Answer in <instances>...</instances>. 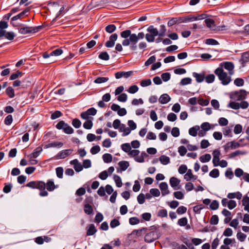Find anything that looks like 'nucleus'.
Returning <instances> with one entry per match:
<instances>
[{"label": "nucleus", "instance_id": "7ed1b4c3", "mask_svg": "<svg viewBox=\"0 0 249 249\" xmlns=\"http://www.w3.org/2000/svg\"><path fill=\"white\" fill-rule=\"evenodd\" d=\"M148 33L145 35L146 40L149 42H154L155 38L158 35V31L153 26H150L147 29Z\"/></svg>", "mask_w": 249, "mask_h": 249}, {"label": "nucleus", "instance_id": "864d4df0", "mask_svg": "<svg viewBox=\"0 0 249 249\" xmlns=\"http://www.w3.org/2000/svg\"><path fill=\"white\" fill-rule=\"evenodd\" d=\"M131 34V32L129 30H124L121 33V36L123 38H127L129 37Z\"/></svg>", "mask_w": 249, "mask_h": 249}, {"label": "nucleus", "instance_id": "2eb2a0df", "mask_svg": "<svg viewBox=\"0 0 249 249\" xmlns=\"http://www.w3.org/2000/svg\"><path fill=\"white\" fill-rule=\"evenodd\" d=\"M72 152V150L70 149L62 150L57 155V158L58 159H63L70 155Z\"/></svg>", "mask_w": 249, "mask_h": 249}, {"label": "nucleus", "instance_id": "13d9d810", "mask_svg": "<svg viewBox=\"0 0 249 249\" xmlns=\"http://www.w3.org/2000/svg\"><path fill=\"white\" fill-rule=\"evenodd\" d=\"M117 99L120 102H125L127 99V95L124 93H122L118 97Z\"/></svg>", "mask_w": 249, "mask_h": 249}, {"label": "nucleus", "instance_id": "69168bd1", "mask_svg": "<svg viewBox=\"0 0 249 249\" xmlns=\"http://www.w3.org/2000/svg\"><path fill=\"white\" fill-rule=\"evenodd\" d=\"M6 93L10 98L14 97V90L12 87H8L6 90Z\"/></svg>", "mask_w": 249, "mask_h": 249}, {"label": "nucleus", "instance_id": "49530a36", "mask_svg": "<svg viewBox=\"0 0 249 249\" xmlns=\"http://www.w3.org/2000/svg\"><path fill=\"white\" fill-rule=\"evenodd\" d=\"M166 29L164 25H161L160 26L159 33L158 32V35L160 36H164L165 35Z\"/></svg>", "mask_w": 249, "mask_h": 249}, {"label": "nucleus", "instance_id": "680f3d73", "mask_svg": "<svg viewBox=\"0 0 249 249\" xmlns=\"http://www.w3.org/2000/svg\"><path fill=\"white\" fill-rule=\"evenodd\" d=\"M72 125L76 128H78L81 126V122L78 119H74L72 121Z\"/></svg>", "mask_w": 249, "mask_h": 249}, {"label": "nucleus", "instance_id": "ea45409f", "mask_svg": "<svg viewBox=\"0 0 249 249\" xmlns=\"http://www.w3.org/2000/svg\"><path fill=\"white\" fill-rule=\"evenodd\" d=\"M205 43L208 45H217L219 44L218 42L213 38H209L205 40Z\"/></svg>", "mask_w": 249, "mask_h": 249}, {"label": "nucleus", "instance_id": "8fccbe9b", "mask_svg": "<svg viewBox=\"0 0 249 249\" xmlns=\"http://www.w3.org/2000/svg\"><path fill=\"white\" fill-rule=\"evenodd\" d=\"M152 84L150 79L142 80L141 81L140 85L142 87H145L151 85Z\"/></svg>", "mask_w": 249, "mask_h": 249}, {"label": "nucleus", "instance_id": "e433bc0d", "mask_svg": "<svg viewBox=\"0 0 249 249\" xmlns=\"http://www.w3.org/2000/svg\"><path fill=\"white\" fill-rule=\"evenodd\" d=\"M200 127L201 129L206 132L212 129L211 125L208 122L202 123L201 124Z\"/></svg>", "mask_w": 249, "mask_h": 249}, {"label": "nucleus", "instance_id": "79ce46f5", "mask_svg": "<svg viewBox=\"0 0 249 249\" xmlns=\"http://www.w3.org/2000/svg\"><path fill=\"white\" fill-rule=\"evenodd\" d=\"M209 176L213 178H216L219 176V170L217 169H213L210 173Z\"/></svg>", "mask_w": 249, "mask_h": 249}, {"label": "nucleus", "instance_id": "4468645a", "mask_svg": "<svg viewBox=\"0 0 249 249\" xmlns=\"http://www.w3.org/2000/svg\"><path fill=\"white\" fill-rule=\"evenodd\" d=\"M45 184L46 189L49 192H52L58 187V185L54 184L53 180L52 179L48 180Z\"/></svg>", "mask_w": 249, "mask_h": 249}, {"label": "nucleus", "instance_id": "de8ad7c7", "mask_svg": "<svg viewBox=\"0 0 249 249\" xmlns=\"http://www.w3.org/2000/svg\"><path fill=\"white\" fill-rule=\"evenodd\" d=\"M215 79V76L213 74H209L206 77L205 76V81L208 83H213Z\"/></svg>", "mask_w": 249, "mask_h": 249}, {"label": "nucleus", "instance_id": "4be33fe9", "mask_svg": "<svg viewBox=\"0 0 249 249\" xmlns=\"http://www.w3.org/2000/svg\"><path fill=\"white\" fill-rule=\"evenodd\" d=\"M239 146V144L234 142H228L225 146L224 148L227 150L230 148L232 149H235Z\"/></svg>", "mask_w": 249, "mask_h": 249}, {"label": "nucleus", "instance_id": "3c124183", "mask_svg": "<svg viewBox=\"0 0 249 249\" xmlns=\"http://www.w3.org/2000/svg\"><path fill=\"white\" fill-rule=\"evenodd\" d=\"M234 84L237 87H242L244 84V81L242 78H237L234 80Z\"/></svg>", "mask_w": 249, "mask_h": 249}, {"label": "nucleus", "instance_id": "9d476101", "mask_svg": "<svg viewBox=\"0 0 249 249\" xmlns=\"http://www.w3.org/2000/svg\"><path fill=\"white\" fill-rule=\"evenodd\" d=\"M145 34L143 32L139 33L138 35L131 34L128 38L131 43H137L139 39L144 37Z\"/></svg>", "mask_w": 249, "mask_h": 249}, {"label": "nucleus", "instance_id": "4d7b16f0", "mask_svg": "<svg viewBox=\"0 0 249 249\" xmlns=\"http://www.w3.org/2000/svg\"><path fill=\"white\" fill-rule=\"evenodd\" d=\"M228 107L234 109H238L239 108V103L231 101L229 103Z\"/></svg>", "mask_w": 249, "mask_h": 249}, {"label": "nucleus", "instance_id": "5fc2aeb1", "mask_svg": "<svg viewBox=\"0 0 249 249\" xmlns=\"http://www.w3.org/2000/svg\"><path fill=\"white\" fill-rule=\"evenodd\" d=\"M187 151V148L184 146H180L178 148V152L181 156H184Z\"/></svg>", "mask_w": 249, "mask_h": 249}, {"label": "nucleus", "instance_id": "ddd939ff", "mask_svg": "<svg viewBox=\"0 0 249 249\" xmlns=\"http://www.w3.org/2000/svg\"><path fill=\"white\" fill-rule=\"evenodd\" d=\"M133 74V71H119L117 72L115 74V76L116 79H120L123 77L127 78L131 76Z\"/></svg>", "mask_w": 249, "mask_h": 249}, {"label": "nucleus", "instance_id": "f704fd0d", "mask_svg": "<svg viewBox=\"0 0 249 249\" xmlns=\"http://www.w3.org/2000/svg\"><path fill=\"white\" fill-rule=\"evenodd\" d=\"M103 159L105 162L109 163L112 160V157L111 154L107 153L103 155Z\"/></svg>", "mask_w": 249, "mask_h": 249}, {"label": "nucleus", "instance_id": "f8f14e48", "mask_svg": "<svg viewBox=\"0 0 249 249\" xmlns=\"http://www.w3.org/2000/svg\"><path fill=\"white\" fill-rule=\"evenodd\" d=\"M118 38V35L116 34H112L109 37V40L107 41L105 44V46L107 48L113 47L115 43V41Z\"/></svg>", "mask_w": 249, "mask_h": 249}, {"label": "nucleus", "instance_id": "cd10ccee", "mask_svg": "<svg viewBox=\"0 0 249 249\" xmlns=\"http://www.w3.org/2000/svg\"><path fill=\"white\" fill-rule=\"evenodd\" d=\"M211 159V156L210 154H206L199 157L200 161L202 162H207L209 161Z\"/></svg>", "mask_w": 249, "mask_h": 249}, {"label": "nucleus", "instance_id": "f3484780", "mask_svg": "<svg viewBox=\"0 0 249 249\" xmlns=\"http://www.w3.org/2000/svg\"><path fill=\"white\" fill-rule=\"evenodd\" d=\"M70 164L71 165H73L75 170L77 172L82 171L83 169L82 165L81 164L80 162L78 161V160L77 159L71 160L70 161Z\"/></svg>", "mask_w": 249, "mask_h": 249}, {"label": "nucleus", "instance_id": "dca6fc26", "mask_svg": "<svg viewBox=\"0 0 249 249\" xmlns=\"http://www.w3.org/2000/svg\"><path fill=\"white\" fill-rule=\"evenodd\" d=\"M159 187L163 196L168 195L170 193V191L168 190V186L166 182H162L160 183Z\"/></svg>", "mask_w": 249, "mask_h": 249}, {"label": "nucleus", "instance_id": "e2e57ef3", "mask_svg": "<svg viewBox=\"0 0 249 249\" xmlns=\"http://www.w3.org/2000/svg\"><path fill=\"white\" fill-rule=\"evenodd\" d=\"M158 216L160 217H165L167 216V211L165 209L160 210L158 213Z\"/></svg>", "mask_w": 249, "mask_h": 249}, {"label": "nucleus", "instance_id": "6ab92c4d", "mask_svg": "<svg viewBox=\"0 0 249 249\" xmlns=\"http://www.w3.org/2000/svg\"><path fill=\"white\" fill-rule=\"evenodd\" d=\"M184 178L186 181H190L191 180H195L197 179V177L194 175L192 173V170L191 169H189L184 176Z\"/></svg>", "mask_w": 249, "mask_h": 249}, {"label": "nucleus", "instance_id": "9b49d317", "mask_svg": "<svg viewBox=\"0 0 249 249\" xmlns=\"http://www.w3.org/2000/svg\"><path fill=\"white\" fill-rule=\"evenodd\" d=\"M180 182L179 179L174 177H171L169 180L170 184L174 190H179L181 188Z\"/></svg>", "mask_w": 249, "mask_h": 249}, {"label": "nucleus", "instance_id": "b1692460", "mask_svg": "<svg viewBox=\"0 0 249 249\" xmlns=\"http://www.w3.org/2000/svg\"><path fill=\"white\" fill-rule=\"evenodd\" d=\"M193 75L196 78V82L198 83L203 82L205 79V74L204 73L193 72Z\"/></svg>", "mask_w": 249, "mask_h": 249}, {"label": "nucleus", "instance_id": "58836bf2", "mask_svg": "<svg viewBox=\"0 0 249 249\" xmlns=\"http://www.w3.org/2000/svg\"><path fill=\"white\" fill-rule=\"evenodd\" d=\"M236 243L234 238H226L223 241V243L226 246H229L230 245Z\"/></svg>", "mask_w": 249, "mask_h": 249}, {"label": "nucleus", "instance_id": "20e7f679", "mask_svg": "<svg viewBox=\"0 0 249 249\" xmlns=\"http://www.w3.org/2000/svg\"><path fill=\"white\" fill-rule=\"evenodd\" d=\"M56 127L59 130L62 129L63 131L67 134H71L73 133L74 131L73 128L63 121L59 122L56 124Z\"/></svg>", "mask_w": 249, "mask_h": 249}, {"label": "nucleus", "instance_id": "603ef678", "mask_svg": "<svg viewBox=\"0 0 249 249\" xmlns=\"http://www.w3.org/2000/svg\"><path fill=\"white\" fill-rule=\"evenodd\" d=\"M93 123L91 120H88L86 121L83 124V127L87 129H90L92 128Z\"/></svg>", "mask_w": 249, "mask_h": 249}, {"label": "nucleus", "instance_id": "39448f33", "mask_svg": "<svg viewBox=\"0 0 249 249\" xmlns=\"http://www.w3.org/2000/svg\"><path fill=\"white\" fill-rule=\"evenodd\" d=\"M160 235V233L158 231H150L145 235L144 240L147 243H151L158 239Z\"/></svg>", "mask_w": 249, "mask_h": 249}, {"label": "nucleus", "instance_id": "c9c22d12", "mask_svg": "<svg viewBox=\"0 0 249 249\" xmlns=\"http://www.w3.org/2000/svg\"><path fill=\"white\" fill-rule=\"evenodd\" d=\"M205 22L208 27L211 29H213L214 26V21L213 19L210 18H207L205 20Z\"/></svg>", "mask_w": 249, "mask_h": 249}, {"label": "nucleus", "instance_id": "7c9ffc66", "mask_svg": "<svg viewBox=\"0 0 249 249\" xmlns=\"http://www.w3.org/2000/svg\"><path fill=\"white\" fill-rule=\"evenodd\" d=\"M84 212L87 214H90L93 212V208L91 205L89 204H86L84 206Z\"/></svg>", "mask_w": 249, "mask_h": 249}, {"label": "nucleus", "instance_id": "412c9836", "mask_svg": "<svg viewBox=\"0 0 249 249\" xmlns=\"http://www.w3.org/2000/svg\"><path fill=\"white\" fill-rule=\"evenodd\" d=\"M242 205L244 206V210L249 213V196H245L242 199Z\"/></svg>", "mask_w": 249, "mask_h": 249}, {"label": "nucleus", "instance_id": "393cba45", "mask_svg": "<svg viewBox=\"0 0 249 249\" xmlns=\"http://www.w3.org/2000/svg\"><path fill=\"white\" fill-rule=\"evenodd\" d=\"M171 98L167 94H163L160 96L159 98L160 102L162 104H165L168 103Z\"/></svg>", "mask_w": 249, "mask_h": 249}, {"label": "nucleus", "instance_id": "a878e982", "mask_svg": "<svg viewBox=\"0 0 249 249\" xmlns=\"http://www.w3.org/2000/svg\"><path fill=\"white\" fill-rule=\"evenodd\" d=\"M63 143L60 142H54L48 143L45 146V148H48L50 147H61Z\"/></svg>", "mask_w": 249, "mask_h": 249}, {"label": "nucleus", "instance_id": "338daca9", "mask_svg": "<svg viewBox=\"0 0 249 249\" xmlns=\"http://www.w3.org/2000/svg\"><path fill=\"white\" fill-rule=\"evenodd\" d=\"M233 234V231L230 228H226L223 232V235L225 236H231Z\"/></svg>", "mask_w": 249, "mask_h": 249}, {"label": "nucleus", "instance_id": "37998d69", "mask_svg": "<svg viewBox=\"0 0 249 249\" xmlns=\"http://www.w3.org/2000/svg\"><path fill=\"white\" fill-rule=\"evenodd\" d=\"M139 90V88L136 85L131 86L127 89V91L131 94L136 93Z\"/></svg>", "mask_w": 249, "mask_h": 249}, {"label": "nucleus", "instance_id": "6e6d98bb", "mask_svg": "<svg viewBox=\"0 0 249 249\" xmlns=\"http://www.w3.org/2000/svg\"><path fill=\"white\" fill-rule=\"evenodd\" d=\"M99 58L104 60H108L109 59V56L107 52H104L100 53Z\"/></svg>", "mask_w": 249, "mask_h": 249}, {"label": "nucleus", "instance_id": "bf43d9fd", "mask_svg": "<svg viewBox=\"0 0 249 249\" xmlns=\"http://www.w3.org/2000/svg\"><path fill=\"white\" fill-rule=\"evenodd\" d=\"M237 238L241 242H243L246 238L247 235L241 232H238L237 233Z\"/></svg>", "mask_w": 249, "mask_h": 249}, {"label": "nucleus", "instance_id": "0eeeda50", "mask_svg": "<svg viewBox=\"0 0 249 249\" xmlns=\"http://www.w3.org/2000/svg\"><path fill=\"white\" fill-rule=\"evenodd\" d=\"M41 26H39L37 27H32L24 26L19 29V32L21 34H27L31 33H36L38 32L41 29Z\"/></svg>", "mask_w": 249, "mask_h": 249}, {"label": "nucleus", "instance_id": "a211bd4d", "mask_svg": "<svg viewBox=\"0 0 249 249\" xmlns=\"http://www.w3.org/2000/svg\"><path fill=\"white\" fill-rule=\"evenodd\" d=\"M42 151V148L41 147H36L33 151V153L27 156L28 159H31V158H36L39 156L40 154Z\"/></svg>", "mask_w": 249, "mask_h": 249}, {"label": "nucleus", "instance_id": "72a5a7b5", "mask_svg": "<svg viewBox=\"0 0 249 249\" xmlns=\"http://www.w3.org/2000/svg\"><path fill=\"white\" fill-rule=\"evenodd\" d=\"M231 128L229 126H226L223 128V133L224 136H230L231 137Z\"/></svg>", "mask_w": 249, "mask_h": 249}, {"label": "nucleus", "instance_id": "423d86ee", "mask_svg": "<svg viewBox=\"0 0 249 249\" xmlns=\"http://www.w3.org/2000/svg\"><path fill=\"white\" fill-rule=\"evenodd\" d=\"M247 95V91L244 89H240L239 91H234L231 93V98L236 101H240L245 99Z\"/></svg>", "mask_w": 249, "mask_h": 249}, {"label": "nucleus", "instance_id": "2f4dec72", "mask_svg": "<svg viewBox=\"0 0 249 249\" xmlns=\"http://www.w3.org/2000/svg\"><path fill=\"white\" fill-rule=\"evenodd\" d=\"M109 78L106 77H99L95 79L94 82L96 84H102L108 81Z\"/></svg>", "mask_w": 249, "mask_h": 249}, {"label": "nucleus", "instance_id": "473e14b6", "mask_svg": "<svg viewBox=\"0 0 249 249\" xmlns=\"http://www.w3.org/2000/svg\"><path fill=\"white\" fill-rule=\"evenodd\" d=\"M160 161L163 165H167L170 162V158L165 155H162L160 157Z\"/></svg>", "mask_w": 249, "mask_h": 249}, {"label": "nucleus", "instance_id": "5701e85b", "mask_svg": "<svg viewBox=\"0 0 249 249\" xmlns=\"http://www.w3.org/2000/svg\"><path fill=\"white\" fill-rule=\"evenodd\" d=\"M242 197V194L239 192L235 193H230L227 195V197L229 199L237 198L241 199Z\"/></svg>", "mask_w": 249, "mask_h": 249}, {"label": "nucleus", "instance_id": "09e8293b", "mask_svg": "<svg viewBox=\"0 0 249 249\" xmlns=\"http://www.w3.org/2000/svg\"><path fill=\"white\" fill-rule=\"evenodd\" d=\"M219 219L218 217L216 215H213L211 217L210 223L212 225H217L218 223Z\"/></svg>", "mask_w": 249, "mask_h": 249}, {"label": "nucleus", "instance_id": "c85d7f7f", "mask_svg": "<svg viewBox=\"0 0 249 249\" xmlns=\"http://www.w3.org/2000/svg\"><path fill=\"white\" fill-rule=\"evenodd\" d=\"M118 165L122 171H125L128 167L129 164L127 161H121L118 163Z\"/></svg>", "mask_w": 249, "mask_h": 249}, {"label": "nucleus", "instance_id": "774afa93", "mask_svg": "<svg viewBox=\"0 0 249 249\" xmlns=\"http://www.w3.org/2000/svg\"><path fill=\"white\" fill-rule=\"evenodd\" d=\"M63 53V51L61 49H57L51 52V55L52 56H59Z\"/></svg>", "mask_w": 249, "mask_h": 249}, {"label": "nucleus", "instance_id": "f03ea898", "mask_svg": "<svg viewBox=\"0 0 249 249\" xmlns=\"http://www.w3.org/2000/svg\"><path fill=\"white\" fill-rule=\"evenodd\" d=\"M214 73L218 76L219 80L223 85H228L231 82V77L228 75L227 73L223 71L222 68H217L215 70Z\"/></svg>", "mask_w": 249, "mask_h": 249}, {"label": "nucleus", "instance_id": "0e129e2a", "mask_svg": "<svg viewBox=\"0 0 249 249\" xmlns=\"http://www.w3.org/2000/svg\"><path fill=\"white\" fill-rule=\"evenodd\" d=\"M171 134L173 137H178L180 134L179 128L178 127H173L171 130Z\"/></svg>", "mask_w": 249, "mask_h": 249}, {"label": "nucleus", "instance_id": "a18cd8bd", "mask_svg": "<svg viewBox=\"0 0 249 249\" xmlns=\"http://www.w3.org/2000/svg\"><path fill=\"white\" fill-rule=\"evenodd\" d=\"M218 207L219 203L217 200H213L211 203H210V208L211 210H217L218 208Z\"/></svg>", "mask_w": 249, "mask_h": 249}, {"label": "nucleus", "instance_id": "052dcab7", "mask_svg": "<svg viewBox=\"0 0 249 249\" xmlns=\"http://www.w3.org/2000/svg\"><path fill=\"white\" fill-rule=\"evenodd\" d=\"M56 173L58 178H62L63 175V169L62 167H59L56 168Z\"/></svg>", "mask_w": 249, "mask_h": 249}, {"label": "nucleus", "instance_id": "bb28decb", "mask_svg": "<svg viewBox=\"0 0 249 249\" xmlns=\"http://www.w3.org/2000/svg\"><path fill=\"white\" fill-rule=\"evenodd\" d=\"M200 129V127L198 125L191 127L189 130V134L193 137H196L197 134V132Z\"/></svg>", "mask_w": 249, "mask_h": 249}, {"label": "nucleus", "instance_id": "f257e3e1", "mask_svg": "<svg viewBox=\"0 0 249 249\" xmlns=\"http://www.w3.org/2000/svg\"><path fill=\"white\" fill-rule=\"evenodd\" d=\"M121 148L124 152L127 153L130 158H133L138 162L142 163L144 161V158L147 156L145 152L140 154V151L137 149H132L129 143H125L121 145Z\"/></svg>", "mask_w": 249, "mask_h": 249}, {"label": "nucleus", "instance_id": "1a4fd4ad", "mask_svg": "<svg viewBox=\"0 0 249 249\" xmlns=\"http://www.w3.org/2000/svg\"><path fill=\"white\" fill-rule=\"evenodd\" d=\"M221 68H224L228 71L230 75H231L234 73V66L233 63L231 62H224L220 64Z\"/></svg>", "mask_w": 249, "mask_h": 249}, {"label": "nucleus", "instance_id": "a19ab883", "mask_svg": "<svg viewBox=\"0 0 249 249\" xmlns=\"http://www.w3.org/2000/svg\"><path fill=\"white\" fill-rule=\"evenodd\" d=\"M116 29V27L114 24H109L106 27V31L108 33H112Z\"/></svg>", "mask_w": 249, "mask_h": 249}, {"label": "nucleus", "instance_id": "c756f323", "mask_svg": "<svg viewBox=\"0 0 249 249\" xmlns=\"http://www.w3.org/2000/svg\"><path fill=\"white\" fill-rule=\"evenodd\" d=\"M96 232L95 226L93 224H90L88 227L87 234L88 236L93 235Z\"/></svg>", "mask_w": 249, "mask_h": 249}, {"label": "nucleus", "instance_id": "aec40b11", "mask_svg": "<svg viewBox=\"0 0 249 249\" xmlns=\"http://www.w3.org/2000/svg\"><path fill=\"white\" fill-rule=\"evenodd\" d=\"M119 131L123 132V136H125L129 135L131 131V129H130L129 127H126L124 124H122L121 127L119 128Z\"/></svg>", "mask_w": 249, "mask_h": 249}, {"label": "nucleus", "instance_id": "6e6552de", "mask_svg": "<svg viewBox=\"0 0 249 249\" xmlns=\"http://www.w3.org/2000/svg\"><path fill=\"white\" fill-rule=\"evenodd\" d=\"M26 186L33 189H43L46 187V184L42 181H32L28 182Z\"/></svg>", "mask_w": 249, "mask_h": 249}, {"label": "nucleus", "instance_id": "c03bdc74", "mask_svg": "<svg viewBox=\"0 0 249 249\" xmlns=\"http://www.w3.org/2000/svg\"><path fill=\"white\" fill-rule=\"evenodd\" d=\"M15 36L16 35L15 33L13 32H6L5 34L4 35L5 38L9 40H12L13 39H14Z\"/></svg>", "mask_w": 249, "mask_h": 249}, {"label": "nucleus", "instance_id": "4c0bfd02", "mask_svg": "<svg viewBox=\"0 0 249 249\" xmlns=\"http://www.w3.org/2000/svg\"><path fill=\"white\" fill-rule=\"evenodd\" d=\"M113 178L116 186L118 187H121L122 186V182L121 178L119 176L115 175L114 176Z\"/></svg>", "mask_w": 249, "mask_h": 249}]
</instances>
